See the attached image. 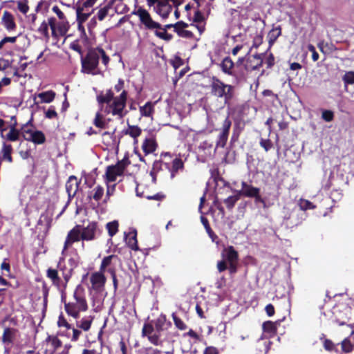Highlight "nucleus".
<instances>
[{
    "instance_id": "f257e3e1",
    "label": "nucleus",
    "mask_w": 354,
    "mask_h": 354,
    "mask_svg": "<svg viewBox=\"0 0 354 354\" xmlns=\"http://www.w3.org/2000/svg\"><path fill=\"white\" fill-rule=\"evenodd\" d=\"M79 263L80 257L77 254L70 257L67 260L64 257H60L57 268H48L46 276L53 286L60 292L64 293Z\"/></svg>"
},
{
    "instance_id": "f03ea898",
    "label": "nucleus",
    "mask_w": 354,
    "mask_h": 354,
    "mask_svg": "<svg viewBox=\"0 0 354 354\" xmlns=\"http://www.w3.org/2000/svg\"><path fill=\"white\" fill-rule=\"evenodd\" d=\"M124 81L119 79L114 86V90L117 93L121 91L118 96H115L112 89L106 90L105 93H101L97 95V101L100 104H106L105 112L116 116L118 119H122L127 113L125 109L128 98V92L124 89Z\"/></svg>"
},
{
    "instance_id": "7ed1b4c3",
    "label": "nucleus",
    "mask_w": 354,
    "mask_h": 354,
    "mask_svg": "<svg viewBox=\"0 0 354 354\" xmlns=\"http://www.w3.org/2000/svg\"><path fill=\"white\" fill-rule=\"evenodd\" d=\"M100 59L105 68H107L110 57L100 46L89 48L84 56L81 57V72L84 74L97 75L102 73L99 68Z\"/></svg>"
},
{
    "instance_id": "20e7f679",
    "label": "nucleus",
    "mask_w": 354,
    "mask_h": 354,
    "mask_svg": "<svg viewBox=\"0 0 354 354\" xmlns=\"http://www.w3.org/2000/svg\"><path fill=\"white\" fill-rule=\"evenodd\" d=\"M209 88L212 96L223 99L225 105L230 106L235 97L234 86L225 84L216 76H212L210 79Z\"/></svg>"
},
{
    "instance_id": "39448f33",
    "label": "nucleus",
    "mask_w": 354,
    "mask_h": 354,
    "mask_svg": "<svg viewBox=\"0 0 354 354\" xmlns=\"http://www.w3.org/2000/svg\"><path fill=\"white\" fill-rule=\"evenodd\" d=\"M73 299L74 301L64 303V309L68 315L77 319L80 312H85L88 308L85 297V290L81 285L76 286L73 292Z\"/></svg>"
},
{
    "instance_id": "423d86ee",
    "label": "nucleus",
    "mask_w": 354,
    "mask_h": 354,
    "mask_svg": "<svg viewBox=\"0 0 354 354\" xmlns=\"http://www.w3.org/2000/svg\"><path fill=\"white\" fill-rule=\"evenodd\" d=\"M222 260L218 261L216 264L219 272L228 270L231 275L237 272L239 255L238 252L232 245L224 248L221 252Z\"/></svg>"
},
{
    "instance_id": "0eeeda50",
    "label": "nucleus",
    "mask_w": 354,
    "mask_h": 354,
    "mask_svg": "<svg viewBox=\"0 0 354 354\" xmlns=\"http://www.w3.org/2000/svg\"><path fill=\"white\" fill-rule=\"evenodd\" d=\"M132 15L138 17L140 26L146 30L155 32L158 28H161V24L154 21L150 13L142 6L136 8L133 10Z\"/></svg>"
},
{
    "instance_id": "6e6552de",
    "label": "nucleus",
    "mask_w": 354,
    "mask_h": 354,
    "mask_svg": "<svg viewBox=\"0 0 354 354\" xmlns=\"http://www.w3.org/2000/svg\"><path fill=\"white\" fill-rule=\"evenodd\" d=\"M49 26L51 30V35L57 39L59 37H64L68 32L70 24L67 19H59L57 21L55 17L49 18Z\"/></svg>"
},
{
    "instance_id": "1a4fd4ad",
    "label": "nucleus",
    "mask_w": 354,
    "mask_h": 354,
    "mask_svg": "<svg viewBox=\"0 0 354 354\" xmlns=\"http://www.w3.org/2000/svg\"><path fill=\"white\" fill-rule=\"evenodd\" d=\"M251 72L244 64V59L240 58L236 62V66L232 77L234 79V83L236 84L246 82L251 77Z\"/></svg>"
},
{
    "instance_id": "9d476101",
    "label": "nucleus",
    "mask_w": 354,
    "mask_h": 354,
    "mask_svg": "<svg viewBox=\"0 0 354 354\" xmlns=\"http://www.w3.org/2000/svg\"><path fill=\"white\" fill-rule=\"evenodd\" d=\"M82 241H91L98 238L102 230L100 229L98 223L95 221H91L86 226L81 225Z\"/></svg>"
},
{
    "instance_id": "9b49d317",
    "label": "nucleus",
    "mask_w": 354,
    "mask_h": 354,
    "mask_svg": "<svg viewBox=\"0 0 354 354\" xmlns=\"http://www.w3.org/2000/svg\"><path fill=\"white\" fill-rule=\"evenodd\" d=\"M122 0H106L103 4L99 7L98 11L96 13V17L99 21H103L108 16L113 17L118 12L117 8L115 6L116 1L121 2Z\"/></svg>"
},
{
    "instance_id": "f8f14e48",
    "label": "nucleus",
    "mask_w": 354,
    "mask_h": 354,
    "mask_svg": "<svg viewBox=\"0 0 354 354\" xmlns=\"http://www.w3.org/2000/svg\"><path fill=\"white\" fill-rule=\"evenodd\" d=\"M162 332H156L153 330V325L151 324H144L142 329V335L147 337L148 340L155 346H162L163 341L161 339Z\"/></svg>"
},
{
    "instance_id": "ddd939ff",
    "label": "nucleus",
    "mask_w": 354,
    "mask_h": 354,
    "mask_svg": "<svg viewBox=\"0 0 354 354\" xmlns=\"http://www.w3.org/2000/svg\"><path fill=\"white\" fill-rule=\"evenodd\" d=\"M231 126L232 121L229 116H227L223 122L221 127L219 129L220 132L216 142V148H223L226 145Z\"/></svg>"
},
{
    "instance_id": "4468645a",
    "label": "nucleus",
    "mask_w": 354,
    "mask_h": 354,
    "mask_svg": "<svg viewBox=\"0 0 354 354\" xmlns=\"http://www.w3.org/2000/svg\"><path fill=\"white\" fill-rule=\"evenodd\" d=\"M264 56L265 53H256L241 58L244 59V64L249 71L252 73V71L259 70L263 66Z\"/></svg>"
},
{
    "instance_id": "2eb2a0df",
    "label": "nucleus",
    "mask_w": 354,
    "mask_h": 354,
    "mask_svg": "<svg viewBox=\"0 0 354 354\" xmlns=\"http://www.w3.org/2000/svg\"><path fill=\"white\" fill-rule=\"evenodd\" d=\"M81 225H76L67 234L62 254H63L74 243L82 241Z\"/></svg>"
},
{
    "instance_id": "dca6fc26",
    "label": "nucleus",
    "mask_w": 354,
    "mask_h": 354,
    "mask_svg": "<svg viewBox=\"0 0 354 354\" xmlns=\"http://www.w3.org/2000/svg\"><path fill=\"white\" fill-rule=\"evenodd\" d=\"M90 281L92 289L97 292H100L104 290L106 282V277L104 272L99 270L91 274L90 277Z\"/></svg>"
},
{
    "instance_id": "f3484780",
    "label": "nucleus",
    "mask_w": 354,
    "mask_h": 354,
    "mask_svg": "<svg viewBox=\"0 0 354 354\" xmlns=\"http://www.w3.org/2000/svg\"><path fill=\"white\" fill-rule=\"evenodd\" d=\"M24 140L31 141L35 144L41 145L45 142L46 137L44 133L38 130H26L24 124Z\"/></svg>"
},
{
    "instance_id": "a211bd4d",
    "label": "nucleus",
    "mask_w": 354,
    "mask_h": 354,
    "mask_svg": "<svg viewBox=\"0 0 354 354\" xmlns=\"http://www.w3.org/2000/svg\"><path fill=\"white\" fill-rule=\"evenodd\" d=\"M153 7L154 11L163 19L168 18L172 10V6L167 0H157Z\"/></svg>"
},
{
    "instance_id": "6ab92c4d",
    "label": "nucleus",
    "mask_w": 354,
    "mask_h": 354,
    "mask_svg": "<svg viewBox=\"0 0 354 354\" xmlns=\"http://www.w3.org/2000/svg\"><path fill=\"white\" fill-rule=\"evenodd\" d=\"M118 260V257L115 254H111L106 257H104L101 262L100 270L102 272H109V270H113L116 272V269L115 267V263Z\"/></svg>"
},
{
    "instance_id": "aec40b11",
    "label": "nucleus",
    "mask_w": 354,
    "mask_h": 354,
    "mask_svg": "<svg viewBox=\"0 0 354 354\" xmlns=\"http://www.w3.org/2000/svg\"><path fill=\"white\" fill-rule=\"evenodd\" d=\"M174 26V32L180 37L185 39H193L194 37V35L192 31L186 30V28L189 26V24L184 22L183 21H179L176 22V26Z\"/></svg>"
},
{
    "instance_id": "412c9836",
    "label": "nucleus",
    "mask_w": 354,
    "mask_h": 354,
    "mask_svg": "<svg viewBox=\"0 0 354 354\" xmlns=\"http://www.w3.org/2000/svg\"><path fill=\"white\" fill-rule=\"evenodd\" d=\"M142 129L138 125L127 124V127L122 131V133L129 136L133 140V145H138V137L142 134Z\"/></svg>"
},
{
    "instance_id": "4be33fe9",
    "label": "nucleus",
    "mask_w": 354,
    "mask_h": 354,
    "mask_svg": "<svg viewBox=\"0 0 354 354\" xmlns=\"http://www.w3.org/2000/svg\"><path fill=\"white\" fill-rule=\"evenodd\" d=\"M169 160H171V165L169 166V171L170 172L171 178H174L179 171H183L185 166L184 162L180 156H176L174 158H171Z\"/></svg>"
},
{
    "instance_id": "5701e85b",
    "label": "nucleus",
    "mask_w": 354,
    "mask_h": 354,
    "mask_svg": "<svg viewBox=\"0 0 354 354\" xmlns=\"http://www.w3.org/2000/svg\"><path fill=\"white\" fill-rule=\"evenodd\" d=\"M16 126H17L16 119L15 118V117H12L11 122L9 125L10 131L6 134H4L3 133L4 132H2L1 133L2 138L8 141H12V142L17 140L19 139V134L18 130L16 129Z\"/></svg>"
},
{
    "instance_id": "b1692460",
    "label": "nucleus",
    "mask_w": 354,
    "mask_h": 354,
    "mask_svg": "<svg viewBox=\"0 0 354 354\" xmlns=\"http://www.w3.org/2000/svg\"><path fill=\"white\" fill-rule=\"evenodd\" d=\"M174 26H176V24H166L165 26H162L161 25V28H158V30H156L155 32H154V35L161 39H163L165 41H171L172 39H173V35L168 33L167 32V30L168 29H170L171 28H173L174 29Z\"/></svg>"
},
{
    "instance_id": "393cba45",
    "label": "nucleus",
    "mask_w": 354,
    "mask_h": 354,
    "mask_svg": "<svg viewBox=\"0 0 354 354\" xmlns=\"http://www.w3.org/2000/svg\"><path fill=\"white\" fill-rule=\"evenodd\" d=\"M1 23L8 31L14 30L16 28L14 16L7 10H5L3 13Z\"/></svg>"
},
{
    "instance_id": "a878e982",
    "label": "nucleus",
    "mask_w": 354,
    "mask_h": 354,
    "mask_svg": "<svg viewBox=\"0 0 354 354\" xmlns=\"http://www.w3.org/2000/svg\"><path fill=\"white\" fill-rule=\"evenodd\" d=\"M123 174L121 169L115 165H109L106 167L105 176L107 182H114L116 180L118 176Z\"/></svg>"
},
{
    "instance_id": "bb28decb",
    "label": "nucleus",
    "mask_w": 354,
    "mask_h": 354,
    "mask_svg": "<svg viewBox=\"0 0 354 354\" xmlns=\"http://www.w3.org/2000/svg\"><path fill=\"white\" fill-rule=\"evenodd\" d=\"M236 62L234 63L232 59L229 57H225L220 64V67L224 74L232 76L233 71H234Z\"/></svg>"
},
{
    "instance_id": "cd10ccee",
    "label": "nucleus",
    "mask_w": 354,
    "mask_h": 354,
    "mask_svg": "<svg viewBox=\"0 0 354 354\" xmlns=\"http://www.w3.org/2000/svg\"><path fill=\"white\" fill-rule=\"evenodd\" d=\"M66 189L69 198L75 196L78 189V183L75 176H71L68 178L66 183Z\"/></svg>"
},
{
    "instance_id": "c85d7f7f",
    "label": "nucleus",
    "mask_w": 354,
    "mask_h": 354,
    "mask_svg": "<svg viewBox=\"0 0 354 354\" xmlns=\"http://www.w3.org/2000/svg\"><path fill=\"white\" fill-rule=\"evenodd\" d=\"M158 147L155 138L151 137L145 138L142 145V149L145 155L154 152Z\"/></svg>"
},
{
    "instance_id": "c756f323",
    "label": "nucleus",
    "mask_w": 354,
    "mask_h": 354,
    "mask_svg": "<svg viewBox=\"0 0 354 354\" xmlns=\"http://www.w3.org/2000/svg\"><path fill=\"white\" fill-rule=\"evenodd\" d=\"M161 160H156L153 164V171H158L162 169L165 165L166 168H169V160L171 158V155L169 153H165L161 154Z\"/></svg>"
},
{
    "instance_id": "7c9ffc66",
    "label": "nucleus",
    "mask_w": 354,
    "mask_h": 354,
    "mask_svg": "<svg viewBox=\"0 0 354 354\" xmlns=\"http://www.w3.org/2000/svg\"><path fill=\"white\" fill-rule=\"evenodd\" d=\"M201 221L202 224L203 225V226L206 230V232L207 233L208 236L211 239L212 241L215 243L217 245L219 244L220 239H219L218 236L214 233V232L211 228L208 219L206 217L201 216Z\"/></svg>"
},
{
    "instance_id": "2f4dec72",
    "label": "nucleus",
    "mask_w": 354,
    "mask_h": 354,
    "mask_svg": "<svg viewBox=\"0 0 354 354\" xmlns=\"http://www.w3.org/2000/svg\"><path fill=\"white\" fill-rule=\"evenodd\" d=\"M93 9L91 10V12H84L85 8L80 6V2H77L76 4V15H77V24H84L90 17V15L93 12Z\"/></svg>"
},
{
    "instance_id": "473e14b6",
    "label": "nucleus",
    "mask_w": 354,
    "mask_h": 354,
    "mask_svg": "<svg viewBox=\"0 0 354 354\" xmlns=\"http://www.w3.org/2000/svg\"><path fill=\"white\" fill-rule=\"evenodd\" d=\"M125 241L127 245L133 250H138L137 232L133 230L125 235Z\"/></svg>"
},
{
    "instance_id": "72a5a7b5",
    "label": "nucleus",
    "mask_w": 354,
    "mask_h": 354,
    "mask_svg": "<svg viewBox=\"0 0 354 354\" xmlns=\"http://www.w3.org/2000/svg\"><path fill=\"white\" fill-rule=\"evenodd\" d=\"M148 324H151L153 325V330H156V332H162L167 328L168 325L166 322L165 316H160L155 320H152L151 322Z\"/></svg>"
},
{
    "instance_id": "f704fd0d",
    "label": "nucleus",
    "mask_w": 354,
    "mask_h": 354,
    "mask_svg": "<svg viewBox=\"0 0 354 354\" xmlns=\"http://www.w3.org/2000/svg\"><path fill=\"white\" fill-rule=\"evenodd\" d=\"M93 319V316H85L80 321H77L76 326L77 328L83 330L84 331H88L91 327Z\"/></svg>"
},
{
    "instance_id": "c9c22d12",
    "label": "nucleus",
    "mask_w": 354,
    "mask_h": 354,
    "mask_svg": "<svg viewBox=\"0 0 354 354\" xmlns=\"http://www.w3.org/2000/svg\"><path fill=\"white\" fill-rule=\"evenodd\" d=\"M155 102H147L145 105L140 106V113L142 117H151L154 112Z\"/></svg>"
},
{
    "instance_id": "e433bc0d",
    "label": "nucleus",
    "mask_w": 354,
    "mask_h": 354,
    "mask_svg": "<svg viewBox=\"0 0 354 354\" xmlns=\"http://www.w3.org/2000/svg\"><path fill=\"white\" fill-rule=\"evenodd\" d=\"M241 187L243 188L245 197L252 198L258 192H260L259 188L248 184L245 181L241 183Z\"/></svg>"
},
{
    "instance_id": "4c0bfd02",
    "label": "nucleus",
    "mask_w": 354,
    "mask_h": 354,
    "mask_svg": "<svg viewBox=\"0 0 354 354\" xmlns=\"http://www.w3.org/2000/svg\"><path fill=\"white\" fill-rule=\"evenodd\" d=\"M17 330L12 328H6L4 329L2 340L3 343L10 344L15 339L16 336Z\"/></svg>"
},
{
    "instance_id": "58836bf2",
    "label": "nucleus",
    "mask_w": 354,
    "mask_h": 354,
    "mask_svg": "<svg viewBox=\"0 0 354 354\" xmlns=\"http://www.w3.org/2000/svg\"><path fill=\"white\" fill-rule=\"evenodd\" d=\"M281 35V28L280 26L273 28L268 34V44L272 46Z\"/></svg>"
},
{
    "instance_id": "ea45409f",
    "label": "nucleus",
    "mask_w": 354,
    "mask_h": 354,
    "mask_svg": "<svg viewBox=\"0 0 354 354\" xmlns=\"http://www.w3.org/2000/svg\"><path fill=\"white\" fill-rule=\"evenodd\" d=\"M104 193V189L101 185L96 186L88 195L90 199H93L95 201H100Z\"/></svg>"
},
{
    "instance_id": "a19ab883",
    "label": "nucleus",
    "mask_w": 354,
    "mask_h": 354,
    "mask_svg": "<svg viewBox=\"0 0 354 354\" xmlns=\"http://www.w3.org/2000/svg\"><path fill=\"white\" fill-rule=\"evenodd\" d=\"M12 151V146L10 145H7L6 143L3 144V148L1 149L0 156H1V162L2 160H7L8 162H12V156L11 153Z\"/></svg>"
},
{
    "instance_id": "79ce46f5",
    "label": "nucleus",
    "mask_w": 354,
    "mask_h": 354,
    "mask_svg": "<svg viewBox=\"0 0 354 354\" xmlns=\"http://www.w3.org/2000/svg\"><path fill=\"white\" fill-rule=\"evenodd\" d=\"M55 95V92L50 90L39 93L38 97L40 98L41 103H50L54 100Z\"/></svg>"
},
{
    "instance_id": "37998d69",
    "label": "nucleus",
    "mask_w": 354,
    "mask_h": 354,
    "mask_svg": "<svg viewBox=\"0 0 354 354\" xmlns=\"http://www.w3.org/2000/svg\"><path fill=\"white\" fill-rule=\"evenodd\" d=\"M46 342L50 343L53 347V353H55L62 345V341L56 335H48L46 339Z\"/></svg>"
},
{
    "instance_id": "c03bdc74",
    "label": "nucleus",
    "mask_w": 354,
    "mask_h": 354,
    "mask_svg": "<svg viewBox=\"0 0 354 354\" xmlns=\"http://www.w3.org/2000/svg\"><path fill=\"white\" fill-rule=\"evenodd\" d=\"M262 328L263 332L274 335L277 333V328L275 322L266 321L263 323Z\"/></svg>"
},
{
    "instance_id": "a18cd8bd",
    "label": "nucleus",
    "mask_w": 354,
    "mask_h": 354,
    "mask_svg": "<svg viewBox=\"0 0 354 354\" xmlns=\"http://www.w3.org/2000/svg\"><path fill=\"white\" fill-rule=\"evenodd\" d=\"M93 124L98 128H106L107 123L106 122L103 115L100 112H97L93 120Z\"/></svg>"
},
{
    "instance_id": "49530a36",
    "label": "nucleus",
    "mask_w": 354,
    "mask_h": 354,
    "mask_svg": "<svg viewBox=\"0 0 354 354\" xmlns=\"http://www.w3.org/2000/svg\"><path fill=\"white\" fill-rule=\"evenodd\" d=\"M48 27L49 26V18L48 19V22L44 21L40 26L37 28L38 32L42 35L46 40H48L50 38L49 32H48Z\"/></svg>"
},
{
    "instance_id": "de8ad7c7",
    "label": "nucleus",
    "mask_w": 354,
    "mask_h": 354,
    "mask_svg": "<svg viewBox=\"0 0 354 354\" xmlns=\"http://www.w3.org/2000/svg\"><path fill=\"white\" fill-rule=\"evenodd\" d=\"M118 227L119 223L118 221H113L106 223V227L108 230V234L111 237L113 236L118 232Z\"/></svg>"
},
{
    "instance_id": "09e8293b",
    "label": "nucleus",
    "mask_w": 354,
    "mask_h": 354,
    "mask_svg": "<svg viewBox=\"0 0 354 354\" xmlns=\"http://www.w3.org/2000/svg\"><path fill=\"white\" fill-rule=\"evenodd\" d=\"M298 205L301 210L306 211L308 209H314L316 208V205H315L312 202L308 200L301 198L299 201Z\"/></svg>"
},
{
    "instance_id": "8fccbe9b",
    "label": "nucleus",
    "mask_w": 354,
    "mask_h": 354,
    "mask_svg": "<svg viewBox=\"0 0 354 354\" xmlns=\"http://www.w3.org/2000/svg\"><path fill=\"white\" fill-rule=\"evenodd\" d=\"M171 317L174 323L178 329L183 330L187 328L186 324L178 316H177L176 313H172Z\"/></svg>"
},
{
    "instance_id": "3c124183",
    "label": "nucleus",
    "mask_w": 354,
    "mask_h": 354,
    "mask_svg": "<svg viewBox=\"0 0 354 354\" xmlns=\"http://www.w3.org/2000/svg\"><path fill=\"white\" fill-rule=\"evenodd\" d=\"M342 351L345 353H350L353 351L354 345L351 343V341L349 338H345L342 342Z\"/></svg>"
},
{
    "instance_id": "603ef678",
    "label": "nucleus",
    "mask_w": 354,
    "mask_h": 354,
    "mask_svg": "<svg viewBox=\"0 0 354 354\" xmlns=\"http://www.w3.org/2000/svg\"><path fill=\"white\" fill-rule=\"evenodd\" d=\"M323 346L327 351H337V345H335L330 339H324L323 341Z\"/></svg>"
},
{
    "instance_id": "864d4df0",
    "label": "nucleus",
    "mask_w": 354,
    "mask_h": 354,
    "mask_svg": "<svg viewBox=\"0 0 354 354\" xmlns=\"http://www.w3.org/2000/svg\"><path fill=\"white\" fill-rule=\"evenodd\" d=\"M238 201V196H230L224 200V203L226 205L228 209H232Z\"/></svg>"
},
{
    "instance_id": "5fc2aeb1",
    "label": "nucleus",
    "mask_w": 354,
    "mask_h": 354,
    "mask_svg": "<svg viewBox=\"0 0 354 354\" xmlns=\"http://www.w3.org/2000/svg\"><path fill=\"white\" fill-rule=\"evenodd\" d=\"M259 145L265 150L268 151L273 147L272 142L270 139L261 138Z\"/></svg>"
},
{
    "instance_id": "6e6d98bb",
    "label": "nucleus",
    "mask_w": 354,
    "mask_h": 354,
    "mask_svg": "<svg viewBox=\"0 0 354 354\" xmlns=\"http://www.w3.org/2000/svg\"><path fill=\"white\" fill-rule=\"evenodd\" d=\"M57 326L59 328L64 327L66 330L72 328L71 325L67 322L62 313L58 317Z\"/></svg>"
},
{
    "instance_id": "4d7b16f0",
    "label": "nucleus",
    "mask_w": 354,
    "mask_h": 354,
    "mask_svg": "<svg viewBox=\"0 0 354 354\" xmlns=\"http://www.w3.org/2000/svg\"><path fill=\"white\" fill-rule=\"evenodd\" d=\"M342 80L345 84H354V71L346 72L342 77Z\"/></svg>"
},
{
    "instance_id": "13d9d810",
    "label": "nucleus",
    "mask_w": 354,
    "mask_h": 354,
    "mask_svg": "<svg viewBox=\"0 0 354 354\" xmlns=\"http://www.w3.org/2000/svg\"><path fill=\"white\" fill-rule=\"evenodd\" d=\"M45 117L48 119H55L58 118L57 113L54 106H50L48 109L45 111Z\"/></svg>"
},
{
    "instance_id": "bf43d9fd",
    "label": "nucleus",
    "mask_w": 354,
    "mask_h": 354,
    "mask_svg": "<svg viewBox=\"0 0 354 354\" xmlns=\"http://www.w3.org/2000/svg\"><path fill=\"white\" fill-rule=\"evenodd\" d=\"M322 118L326 122H331L334 119V113L330 110H324L322 113Z\"/></svg>"
},
{
    "instance_id": "052dcab7",
    "label": "nucleus",
    "mask_w": 354,
    "mask_h": 354,
    "mask_svg": "<svg viewBox=\"0 0 354 354\" xmlns=\"http://www.w3.org/2000/svg\"><path fill=\"white\" fill-rule=\"evenodd\" d=\"M130 164V161L128 158H124L122 160H119L115 165L121 169V171L124 173L127 167Z\"/></svg>"
},
{
    "instance_id": "680f3d73",
    "label": "nucleus",
    "mask_w": 354,
    "mask_h": 354,
    "mask_svg": "<svg viewBox=\"0 0 354 354\" xmlns=\"http://www.w3.org/2000/svg\"><path fill=\"white\" fill-rule=\"evenodd\" d=\"M205 18L203 14L201 12V10L197 9V10H196V12H194L193 21L194 23L198 24V23L205 21Z\"/></svg>"
},
{
    "instance_id": "e2e57ef3",
    "label": "nucleus",
    "mask_w": 354,
    "mask_h": 354,
    "mask_svg": "<svg viewBox=\"0 0 354 354\" xmlns=\"http://www.w3.org/2000/svg\"><path fill=\"white\" fill-rule=\"evenodd\" d=\"M265 64L267 66V68H272L275 64V59L274 55L270 53L265 60Z\"/></svg>"
},
{
    "instance_id": "0e129e2a",
    "label": "nucleus",
    "mask_w": 354,
    "mask_h": 354,
    "mask_svg": "<svg viewBox=\"0 0 354 354\" xmlns=\"http://www.w3.org/2000/svg\"><path fill=\"white\" fill-rule=\"evenodd\" d=\"M70 48L78 53L80 55H81V57L83 55L82 46L79 44L77 40L71 43Z\"/></svg>"
},
{
    "instance_id": "69168bd1",
    "label": "nucleus",
    "mask_w": 354,
    "mask_h": 354,
    "mask_svg": "<svg viewBox=\"0 0 354 354\" xmlns=\"http://www.w3.org/2000/svg\"><path fill=\"white\" fill-rule=\"evenodd\" d=\"M308 50L312 53V59L314 62H316L319 59V54L317 53V52L315 50V46L313 45V44H308Z\"/></svg>"
},
{
    "instance_id": "338daca9",
    "label": "nucleus",
    "mask_w": 354,
    "mask_h": 354,
    "mask_svg": "<svg viewBox=\"0 0 354 354\" xmlns=\"http://www.w3.org/2000/svg\"><path fill=\"white\" fill-rule=\"evenodd\" d=\"M109 274L111 276L112 280H113V286L114 292H116L118 287V281L116 277V272L113 271V270H109Z\"/></svg>"
},
{
    "instance_id": "774afa93",
    "label": "nucleus",
    "mask_w": 354,
    "mask_h": 354,
    "mask_svg": "<svg viewBox=\"0 0 354 354\" xmlns=\"http://www.w3.org/2000/svg\"><path fill=\"white\" fill-rule=\"evenodd\" d=\"M263 42V36L261 35H256L253 39L252 48H257Z\"/></svg>"
}]
</instances>
